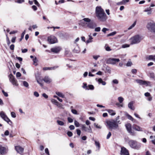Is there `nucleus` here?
<instances>
[{
	"instance_id": "1",
	"label": "nucleus",
	"mask_w": 155,
	"mask_h": 155,
	"mask_svg": "<svg viewBox=\"0 0 155 155\" xmlns=\"http://www.w3.org/2000/svg\"><path fill=\"white\" fill-rule=\"evenodd\" d=\"M95 14L97 19L100 21H105L107 19V17L104 9L100 6L96 8Z\"/></svg>"
},
{
	"instance_id": "2",
	"label": "nucleus",
	"mask_w": 155,
	"mask_h": 155,
	"mask_svg": "<svg viewBox=\"0 0 155 155\" xmlns=\"http://www.w3.org/2000/svg\"><path fill=\"white\" fill-rule=\"evenodd\" d=\"M107 126L110 129H116L118 127V124L114 120H110L106 121Z\"/></svg>"
},
{
	"instance_id": "3",
	"label": "nucleus",
	"mask_w": 155,
	"mask_h": 155,
	"mask_svg": "<svg viewBox=\"0 0 155 155\" xmlns=\"http://www.w3.org/2000/svg\"><path fill=\"white\" fill-rule=\"evenodd\" d=\"M130 44H137L140 43L141 40V37L139 35H136L132 37L130 39Z\"/></svg>"
},
{
	"instance_id": "4",
	"label": "nucleus",
	"mask_w": 155,
	"mask_h": 155,
	"mask_svg": "<svg viewBox=\"0 0 155 155\" xmlns=\"http://www.w3.org/2000/svg\"><path fill=\"white\" fill-rule=\"evenodd\" d=\"M36 79L37 82L41 87L43 86V84L42 83L43 81L47 83H49L51 81V79L47 76L45 77V78L42 79L39 78L38 77H36Z\"/></svg>"
},
{
	"instance_id": "5",
	"label": "nucleus",
	"mask_w": 155,
	"mask_h": 155,
	"mask_svg": "<svg viewBox=\"0 0 155 155\" xmlns=\"http://www.w3.org/2000/svg\"><path fill=\"white\" fill-rule=\"evenodd\" d=\"M8 78L10 81L12 83V85L15 86L18 85V81L15 77L12 74H10L8 76Z\"/></svg>"
},
{
	"instance_id": "6",
	"label": "nucleus",
	"mask_w": 155,
	"mask_h": 155,
	"mask_svg": "<svg viewBox=\"0 0 155 155\" xmlns=\"http://www.w3.org/2000/svg\"><path fill=\"white\" fill-rule=\"evenodd\" d=\"M128 143L131 147L135 149H138L140 147V145L137 144V142L135 140H130Z\"/></svg>"
},
{
	"instance_id": "7",
	"label": "nucleus",
	"mask_w": 155,
	"mask_h": 155,
	"mask_svg": "<svg viewBox=\"0 0 155 155\" xmlns=\"http://www.w3.org/2000/svg\"><path fill=\"white\" fill-rule=\"evenodd\" d=\"M120 61V60L118 58H109L106 61L107 64H110L113 65L115 64L116 62Z\"/></svg>"
},
{
	"instance_id": "8",
	"label": "nucleus",
	"mask_w": 155,
	"mask_h": 155,
	"mask_svg": "<svg viewBox=\"0 0 155 155\" xmlns=\"http://www.w3.org/2000/svg\"><path fill=\"white\" fill-rule=\"evenodd\" d=\"M8 151V148L7 147H3L0 145V154L4 155L6 154Z\"/></svg>"
},
{
	"instance_id": "9",
	"label": "nucleus",
	"mask_w": 155,
	"mask_h": 155,
	"mask_svg": "<svg viewBox=\"0 0 155 155\" xmlns=\"http://www.w3.org/2000/svg\"><path fill=\"white\" fill-rule=\"evenodd\" d=\"M147 27L149 30L155 33V23H149L147 24Z\"/></svg>"
},
{
	"instance_id": "10",
	"label": "nucleus",
	"mask_w": 155,
	"mask_h": 155,
	"mask_svg": "<svg viewBox=\"0 0 155 155\" xmlns=\"http://www.w3.org/2000/svg\"><path fill=\"white\" fill-rule=\"evenodd\" d=\"M48 41L50 44H54L57 42V40L55 37L53 36L48 37Z\"/></svg>"
},
{
	"instance_id": "11",
	"label": "nucleus",
	"mask_w": 155,
	"mask_h": 155,
	"mask_svg": "<svg viewBox=\"0 0 155 155\" xmlns=\"http://www.w3.org/2000/svg\"><path fill=\"white\" fill-rule=\"evenodd\" d=\"M81 126L82 130H84L85 132L91 133L92 129L90 126H89L88 127H86L85 124H81Z\"/></svg>"
},
{
	"instance_id": "12",
	"label": "nucleus",
	"mask_w": 155,
	"mask_h": 155,
	"mask_svg": "<svg viewBox=\"0 0 155 155\" xmlns=\"http://www.w3.org/2000/svg\"><path fill=\"white\" fill-rule=\"evenodd\" d=\"M125 126L127 131L130 134L133 136L135 135V133L132 131L131 125L130 124H127L125 125Z\"/></svg>"
},
{
	"instance_id": "13",
	"label": "nucleus",
	"mask_w": 155,
	"mask_h": 155,
	"mask_svg": "<svg viewBox=\"0 0 155 155\" xmlns=\"http://www.w3.org/2000/svg\"><path fill=\"white\" fill-rule=\"evenodd\" d=\"M86 24L87 27L91 29H93L97 26L96 23L93 21L87 23Z\"/></svg>"
},
{
	"instance_id": "14",
	"label": "nucleus",
	"mask_w": 155,
	"mask_h": 155,
	"mask_svg": "<svg viewBox=\"0 0 155 155\" xmlns=\"http://www.w3.org/2000/svg\"><path fill=\"white\" fill-rule=\"evenodd\" d=\"M15 149L18 153L20 154H22L23 152L24 148L20 146H15Z\"/></svg>"
},
{
	"instance_id": "15",
	"label": "nucleus",
	"mask_w": 155,
	"mask_h": 155,
	"mask_svg": "<svg viewBox=\"0 0 155 155\" xmlns=\"http://www.w3.org/2000/svg\"><path fill=\"white\" fill-rule=\"evenodd\" d=\"M136 81L137 83L141 85H148L150 84V82L143 81L141 80H136Z\"/></svg>"
},
{
	"instance_id": "16",
	"label": "nucleus",
	"mask_w": 155,
	"mask_h": 155,
	"mask_svg": "<svg viewBox=\"0 0 155 155\" xmlns=\"http://www.w3.org/2000/svg\"><path fill=\"white\" fill-rule=\"evenodd\" d=\"M120 154L121 155H129L128 150L124 147L121 148Z\"/></svg>"
},
{
	"instance_id": "17",
	"label": "nucleus",
	"mask_w": 155,
	"mask_h": 155,
	"mask_svg": "<svg viewBox=\"0 0 155 155\" xmlns=\"http://www.w3.org/2000/svg\"><path fill=\"white\" fill-rule=\"evenodd\" d=\"M61 50V48L59 47H55L54 48H52L51 49V51L52 52L55 53H58Z\"/></svg>"
},
{
	"instance_id": "18",
	"label": "nucleus",
	"mask_w": 155,
	"mask_h": 155,
	"mask_svg": "<svg viewBox=\"0 0 155 155\" xmlns=\"http://www.w3.org/2000/svg\"><path fill=\"white\" fill-rule=\"evenodd\" d=\"M134 103V102L133 101H131L128 104V107L130 109L133 110H134V107L133 106Z\"/></svg>"
},
{
	"instance_id": "19",
	"label": "nucleus",
	"mask_w": 155,
	"mask_h": 155,
	"mask_svg": "<svg viewBox=\"0 0 155 155\" xmlns=\"http://www.w3.org/2000/svg\"><path fill=\"white\" fill-rule=\"evenodd\" d=\"M88 36L89 38L86 41V43L87 44H88L93 41L92 39H93V38L91 35V34H90Z\"/></svg>"
},
{
	"instance_id": "20",
	"label": "nucleus",
	"mask_w": 155,
	"mask_h": 155,
	"mask_svg": "<svg viewBox=\"0 0 155 155\" xmlns=\"http://www.w3.org/2000/svg\"><path fill=\"white\" fill-rule=\"evenodd\" d=\"M133 129L137 131H143L142 128L137 125L133 127Z\"/></svg>"
},
{
	"instance_id": "21",
	"label": "nucleus",
	"mask_w": 155,
	"mask_h": 155,
	"mask_svg": "<svg viewBox=\"0 0 155 155\" xmlns=\"http://www.w3.org/2000/svg\"><path fill=\"white\" fill-rule=\"evenodd\" d=\"M144 12H147V14L148 15H150L151 13V8L150 7L147 8L145 9Z\"/></svg>"
},
{
	"instance_id": "22",
	"label": "nucleus",
	"mask_w": 155,
	"mask_h": 155,
	"mask_svg": "<svg viewBox=\"0 0 155 155\" xmlns=\"http://www.w3.org/2000/svg\"><path fill=\"white\" fill-rule=\"evenodd\" d=\"M147 58L149 60H152L155 62V55H149Z\"/></svg>"
},
{
	"instance_id": "23",
	"label": "nucleus",
	"mask_w": 155,
	"mask_h": 155,
	"mask_svg": "<svg viewBox=\"0 0 155 155\" xmlns=\"http://www.w3.org/2000/svg\"><path fill=\"white\" fill-rule=\"evenodd\" d=\"M126 116L127 117V118L132 121H134V119L130 115L127 113L126 114Z\"/></svg>"
},
{
	"instance_id": "24",
	"label": "nucleus",
	"mask_w": 155,
	"mask_h": 155,
	"mask_svg": "<svg viewBox=\"0 0 155 155\" xmlns=\"http://www.w3.org/2000/svg\"><path fill=\"white\" fill-rule=\"evenodd\" d=\"M108 112L110 115L112 116L116 114L112 110H108Z\"/></svg>"
},
{
	"instance_id": "25",
	"label": "nucleus",
	"mask_w": 155,
	"mask_h": 155,
	"mask_svg": "<svg viewBox=\"0 0 155 155\" xmlns=\"http://www.w3.org/2000/svg\"><path fill=\"white\" fill-rule=\"evenodd\" d=\"M136 22L137 21H135L134 22V23L128 28V30H130L132 29L133 28H134L136 24Z\"/></svg>"
},
{
	"instance_id": "26",
	"label": "nucleus",
	"mask_w": 155,
	"mask_h": 155,
	"mask_svg": "<svg viewBox=\"0 0 155 155\" xmlns=\"http://www.w3.org/2000/svg\"><path fill=\"white\" fill-rule=\"evenodd\" d=\"M56 94L58 96L62 98H64L65 97L64 95L62 93L58 92H56Z\"/></svg>"
},
{
	"instance_id": "27",
	"label": "nucleus",
	"mask_w": 155,
	"mask_h": 155,
	"mask_svg": "<svg viewBox=\"0 0 155 155\" xmlns=\"http://www.w3.org/2000/svg\"><path fill=\"white\" fill-rule=\"evenodd\" d=\"M57 123L59 125L61 126H63L64 124V122L60 120H57Z\"/></svg>"
},
{
	"instance_id": "28",
	"label": "nucleus",
	"mask_w": 155,
	"mask_h": 155,
	"mask_svg": "<svg viewBox=\"0 0 155 155\" xmlns=\"http://www.w3.org/2000/svg\"><path fill=\"white\" fill-rule=\"evenodd\" d=\"M98 81L99 83H101L103 85H105L106 84V82L105 81H103L101 78L99 79Z\"/></svg>"
},
{
	"instance_id": "29",
	"label": "nucleus",
	"mask_w": 155,
	"mask_h": 155,
	"mask_svg": "<svg viewBox=\"0 0 155 155\" xmlns=\"http://www.w3.org/2000/svg\"><path fill=\"white\" fill-rule=\"evenodd\" d=\"M76 47L73 49V51L75 53H78L79 52V47L77 45H76Z\"/></svg>"
},
{
	"instance_id": "30",
	"label": "nucleus",
	"mask_w": 155,
	"mask_h": 155,
	"mask_svg": "<svg viewBox=\"0 0 155 155\" xmlns=\"http://www.w3.org/2000/svg\"><path fill=\"white\" fill-rule=\"evenodd\" d=\"M3 119L10 124H10L9 123V122H10L11 124L12 123V122L10 121V120L7 117V116L5 117V118Z\"/></svg>"
},
{
	"instance_id": "31",
	"label": "nucleus",
	"mask_w": 155,
	"mask_h": 155,
	"mask_svg": "<svg viewBox=\"0 0 155 155\" xmlns=\"http://www.w3.org/2000/svg\"><path fill=\"white\" fill-rule=\"evenodd\" d=\"M56 105L60 108L63 109L64 108L63 105L61 103H59L58 102V103L56 104Z\"/></svg>"
},
{
	"instance_id": "32",
	"label": "nucleus",
	"mask_w": 155,
	"mask_h": 155,
	"mask_svg": "<svg viewBox=\"0 0 155 155\" xmlns=\"http://www.w3.org/2000/svg\"><path fill=\"white\" fill-rule=\"evenodd\" d=\"M95 143L96 146L98 147V149L99 150L100 147V144L99 142L95 140Z\"/></svg>"
},
{
	"instance_id": "33",
	"label": "nucleus",
	"mask_w": 155,
	"mask_h": 155,
	"mask_svg": "<svg viewBox=\"0 0 155 155\" xmlns=\"http://www.w3.org/2000/svg\"><path fill=\"white\" fill-rule=\"evenodd\" d=\"M0 116L2 117V119H4L7 116L3 112H0Z\"/></svg>"
},
{
	"instance_id": "34",
	"label": "nucleus",
	"mask_w": 155,
	"mask_h": 155,
	"mask_svg": "<svg viewBox=\"0 0 155 155\" xmlns=\"http://www.w3.org/2000/svg\"><path fill=\"white\" fill-rule=\"evenodd\" d=\"M33 64H35V66L37 65V63L38 61V60L37 59V58L36 57H35L33 59Z\"/></svg>"
},
{
	"instance_id": "35",
	"label": "nucleus",
	"mask_w": 155,
	"mask_h": 155,
	"mask_svg": "<svg viewBox=\"0 0 155 155\" xmlns=\"http://www.w3.org/2000/svg\"><path fill=\"white\" fill-rule=\"evenodd\" d=\"M106 70L107 72L109 74L111 73V71L110 70V68L109 67L107 66H106Z\"/></svg>"
},
{
	"instance_id": "36",
	"label": "nucleus",
	"mask_w": 155,
	"mask_h": 155,
	"mask_svg": "<svg viewBox=\"0 0 155 155\" xmlns=\"http://www.w3.org/2000/svg\"><path fill=\"white\" fill-rule=\"evenodd\" d=\"M25 33V30H24V31L22 33L21 36V38L20 39L19 41H21L22 40L23 38L24 35Z\"/></svg>"
},
{
	"instance_id": "37",
	"label": "nucleus",
	"mask_w": 155,
	"mask_h": 155,
	"mask_svg": "<svg viewBox=\"0 0 155 155\" xmlns=\"http://www.w3.org/2000/svg\"><path fill=\"white\" fill-rule=\"evenodd\" d=\"M125 3V0H123L122 1L117 3V5H120L123 4H124Z\"/></svg>"
},
{
	"instance_id": "38",
	"label": "nucleus",
	"mask_w": 155,
	"mask_h": 155,
	"mask_svg": "<svg viewBox=\"0 0 155 155\" xmlns=\"http://www.w3.org/2000/svg\"><path fill=\"white\" fill-rule=\"evenodd\" d=\"M118 100L119 102L121 103L123 102L124 99L122 97H120L118 98Z\"/></svg>"
},
{
	"instance_id": "39",
	"label": "nucleus",
	"mask_w": 155,
	"mask_h": 155,
	"mask_svg": "<svg viewBox=\"0 0 155 155\" xmlns=\"http://www.w3.org/2000/svg\"><path fill=\"white\" fill-rule=\"evenodd\" d=\"M117 33V32L116 31H114L112 32V33L109 34H108L107 35V37H109L110 36H113L115 35Z\"/></svg>"
},
{
	"instance_id": "40",
	"label": "nucleus",
	"mask_w": 155,
	"mask_h": 155,
	"mask_svg": "<svg viewBox=\"0 0 155 155\" xmlns=\"http://www.w3.org/2000/svg\"><path fill=\"white\" fill-rule=\"evenodd\" d=\"M74 124L75 126L77 127H78L80 125V124L76 120L74 121Z\"/></svg>"
},
{
	"instance_id": "41",
	"label": "nucleus",
	"mask_w": 155,
	"mask_h": 155,
	"mask_svg": "<svg viewBox=\"0 0 155 155\" xmlns=\"http://www.w3.org/2000/svg\"><path fill=\"white\" fill-rule=\"evenodd\" d=\"M51 101L53 104H55V105H56L58 103V101H57L56 100L53 99L51 100Z\"/></svg>"
},
{
	"instance_id": "42",
	"label": "nucleus",
	"mask_w": 155,
	"mask_h": 155,
	"mask_svg": "<svg viewBox=\"0 0 155 155\" xmlns=\"http://www.w3.org/2000/svg\"><path fill=\"white\" fill-rule=\"evenodd\" d=\"M23 84L24 86L26 87H28V84L26 81H23Z\"/></svg>"
},
{
	"instance_id": "43",
	"label": "nucleus",
	"mask_w": 155,
	"mask_h": 155,
	"mask_svg": "<svg viewBox=\"0 0 155 155\" xmlns=\"http://www.w3.org/2000/svg\"><path fill=\"white\" fill-rule=\"evenodd\" d=\"M83 20H84L85 21L87 22V23H89L91 21L90 19L88 18H85L83 19Z\"/></svg>"
},
{
	"instance_id": "44",
	"label": "nucleus",
	"mask_w": 155,
	"mask_h": 155,
	"mask_svg": "<svg viewBox=\"0 0 155 155\" xmlns=\"http://www.w3.org/2000/svg\"><path fill=\"white\" fill-rule=\"evenodd\" d=\"M83 85L82 86V87L84 88L86 90H88L89 89L87 88V84L86 83H84L83 84Z\"/></svg>"
},
{
	"instance_id": "45",
	"label": "nucleus",
	"mask_w": 155,
	"mask_h": 155,
	"mask_svg": "<svg viewBox=\"0 0 155 155\" xmlns=\"http://www.w3.org/2000/svg\"><path fill=\"white\" fill-rule=\"evenodd\" d=\"M119 117H120L119 116H118L116 118V120H115V121H116V123H117V124H120V120H118L119 119Z\"/></svg>"
},
{
	"instance_id": "46",
	"label": "nucleus",
	"mask_w": 155,
	"mask_h": 155,
	"mask_svg": "<svg viewBox=\"0 0 155 155\" xmlns=\"http://www.w3.org/2000/svg\"><path fill=\"white\" fill-rule=\"evenodd\" d=\"M105 48L106 50L107 51H110L111 50L110 47L108 46H107V45H105Z\"/></svg>"
},
{
	"instance_id": "47",
	"label": "nucleus",
	"mask_w": 155,
	"mask_h": 155,
	"mask_svg": "<svg viewBox=\"0 0 155 155\" xmlns=\"http://www.w3.org/2000/svg\"><path fill=\"white\" fill-rule=\"evenodd\" d=\"M129 47L130 45L127 44H124L122 46V48H126Z\"/></svg>"
},
{
	"instance_id": "48",
	"label": "nucleus",
	"mask_w": 155,
	"mask_h": 155,
	"mask_svg": "<svg viewBox=\"0 0 155 155\" xmlns=\"http://www.w3.org/2000/svg\"><path fill=\"white\" fill-rule=\"evenodd\" d=\"M132 64V63L131 61H128L126 64V66L127 67L130 66Z\"/></svg>"
},
{
	"instance_id": "49",
	"label": "nucleus",
	"mask_w": 155,
	"mask_h": 155,
	"mask_svg": "<svg viewBox=\"0 0 155 155\" xmlns=\"http://www.w3.org/2000/svg\"><path fill=\"white\" fill-rule=\"evenodd\" d=\"M112 82L114 84H118V83H119L118 81L116 79L113 80L112 81Z\"/></svg>"
},
{
	"instance_id": "50",
	"label": "nucleus",
	"mask_w": 155,
	"mask_h": 155,
	"mask_svg": "<svg viewBox=\"0 0 155 155\" xmlns=\"http://www.w3.org/2000/svg\"><path fill=\"white\" fill-rule=\"evenodd\" d=\"M71 111V112H72V113L74 114H78L77 111L76 110L73 109H72Z\"/></svg>"
},
{
	"instance_id": "51",
	"label": "nucleus",
	"mask_w": 155,
	"mask_h": 155,
	"mask_svg": "<svg viewBox=\"0 0 155 155\" xmlns=\"http://www.w3.org/2000/svg\"><path fill=\"white\" fill-rule=\"evenodd\" d=\"M54 97L55 98H56L60 102H62L63 101V100L62 99L58 97L56 95L54 96Z\"/></svg>"
},
{
	"instance_id": "52",
	"label": "nucleus",
	"mask_w": 155,
	"mask_h": 155,
	"mask_svg": "<svg viewBox=\"0 0 155 155\" xmlns=\"http://www.w3.org/2000/svg\"><path fill=\"white\" fill-rule=\"evenodd\" d=\"M101 30V28L100 27H97V28H95L94 31H95L96 32H99Z\"/></svg>"
},
{
	"instance_id": "53",
	"label": "nucleus",
	"mask_w": 155,
	"mask_h": 155,
	"mask_svg": "<svg viewBox=\"0 0 155 155\" xmlns=\"http://www.w3.org/2000/svg\"><path fill=\"white\" fill-rule=\"evenodd\" d=\"M34 95L36 97H38L39 96V94L38 93L37 91H35L34 93Z\"/></svg>"
},
{
	"instance_id": "54",
	"label": "nucleus",
	"mask_w": 155,
	"mask_h": 155,
	"mask_svg": "<svg viewBox=\"0 0 155 155\" xmlns=\"http://www.w3.org/2000/svg\"><path fill=\"white\" fill-rule=\"evenodd\" d=\"M88 86L89 87V90L90 89L91 90H93L94 89V87L92 85H89Z\"/></svg>"
},
{
	"instance_id": "55",
	"label": "nucleus",
	"mask_w": 155,
	"mask_h": 155,
	"mask_svg": "<svg viewBox=\"0 0 155 155\" xmlns=\"http://www.w3.org/2000/svg\"><path fill=\"white\" fill-rule=\"evenodd\" d=\"M11 115L12 117L13 118H15L16 117L15 114L13 112H12L11 113Z\"/></svg>"
},
{
	"instance_id": "56",
	"label": "nucleus",
	"mask_w": 155,
	"mask_h": 155,
	"mask_svg": "<svg viewBox=\"0 0 155 155\" xmlns=\"http://www.w3.org/2000/svg\"><path fill=\"white\" fill-rule=\"evenodd\" d=\"M109 30V29L107 28H103L102 30V31L104 32V33H106V32L107 31Z\"/></svg>"
},
{
	"instance_id": "57",
	"label": "nucleus",
	"mask_w": 155,
	"mask_h": 155,
	"mask_svg": "<svg viewBox=\"0 0 155 155\" xmlns=\"http://www.w3.org/2000/svg\"><path fill=\"white\" fill-rule=\"evenodd\" d=\"M43 70L44 71L51 70V67H44L43 68Z\"/></svg>"
},
{
	"instance_id": "58",
	"label": "nucleus",
	"mask_w": 155,
	"mask_h": 155,
	"mask_svg": "<svg viewBox=\"0 0 155 155\" xmlns=\"http://www.w3.org/2000/svg\"><path fill=\"white\" fill-rule=\"evenodd\" d=\"M67 134L70 137H71L73 135L71 131L68 132Z\"/></svg>"
},
{
	"instance_id": "59",
	"label": "nucleus",
	"mask_w": 155,
	"mask_h": 155,
	"mask_svg": "<svg viewBox=\"0 0 155 155\" xmlns=\"http://www.w3.org/2000/svg\"><path fill=\"white\" fill-rule=\"evenodd\" d=\"M34 2L35 4L36 5L38 6H39L40 5L38 3V1H37V0H34Z\"/></svg>"
},
{
	"instance_id": "60",
	"label": "nucleus",
	"mask_w": 155,
	"mask_h": 155,
	"mask_svg": "<svg viewBox=\"0 0 155 155\" xmlns=\"http://www.w3.org/2000/svg\"><path fill=\"white\" fill-rule=\"evenodd\" d=\"M45 153L48 155H50L49 150L48 148H46L45 149Z\"/></svg>"
},
{
	"instance_id": "61",
	"label": "nucleus",
	"mask_w": 155,
	"mask_h": 155,
	"mask_svg": "<svg viewBox=\"0 0 155 155\" xmlns=\"http://www.w3.org/2000/svg\"><path fill=\"white\" fill-rule=\"evenodd\" d=\"M2 92L5 96L6 97L8 96V95L7 93L5 92L3 90L2 91Z\"/></svg>"
},
{
	"instance_id": "62",
	"label": "nucleus",
	"mask_w": 155,
	"mask_h": 155,
	"mask_svg": "<svg viewBox=\"0 0 155 155\" xmlns=\"http://www.w3.org/2000/svg\"><path fill=\"white\" fill-rule=\"evenodd\" d=\"M94 126L95 127H96L97 128H101V127L100 126H98V124L96 123H94Z\"/></svg>"
},
{
	"instance_id": "63",
	"label": "nucleus",
	"mask_w": 155,
	"mask_h": 155,
	"mask_svg": "<svg viewBox=\"0 0 155 155\" xmlns=\"http://www.w3.org/2000/svg\"><path fill=\"white\" fill-rule=\"evenodd\" d=\"M21 76V74L20 72H18L16 74V76L17 78Z\"/></svg>"
},
{
	"instance_id": "64",
	"label": "nucleus",
	"mask_w": 155,
	"mask_h": 155,
	"mask_svg": "<svg viewBox=\"0 0 155 155\" xmlns=\"http://www.w3.org/2000/svg\"><path fill=\"white\" fill-rule=\"evenodd\" d=\"M68 121L69 123H72L73 121V120L71 118V117H68Z\"/></svg>"
}]
</instances>
